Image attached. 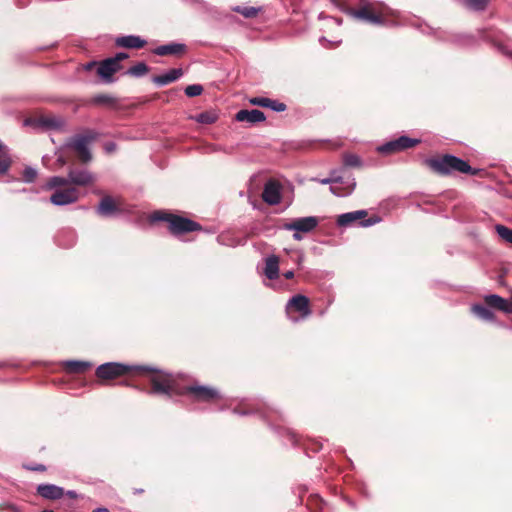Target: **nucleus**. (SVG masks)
<instances>
[{
	"mask_svg": "<svg viewBox=\"0 0 512 512\" xmlns=\"http://www.w3.org/2000/svg\"><path fill=\"white\" fill-rule=\"evenodd\" d=\"M116 148H117V145L114 142H107L104 145V149H105L106 153H112L116 150Z\"/></svg>",
	"mask_w": 512,
	"mask_h": 512,
	"instance_id": "ea45409f",
	"label": "nucleus"
},
{
	"mask_svg": "<svg viewBox=\"0 0 512 512\" xmlns=\"http://www.w3.org/2000/svg\"><path fill=\"white\" fill-rule=\"evenodd\" d=\"M300 233H301V232H296V231H294V234H293V238H294V240H297V241L302 240V235H301Z\"/></svg>",
	"mask_w": 512,
	"mask_h": 512,
	"instance_id": "49530a36",
	"label": "nucleus"
},
{
	"mask_svg": "<svg viewBox=\"0 0 512 512\" xmlns=\"http://www.w3.org/2000/svg\"><path fill=\"white\" fill-rule=\"evenodd\" d=\"M330 191H331L333 194L337 195V196H342V195H343L342 193L338 192V191H337V188H336V187H334V186H331V187H330Z\"/></svg>",
	"mask_w": 512,
	"mask_h": 512,
	"instance_id": "09e8293b",
	"label": "nucleus"
},
{
	"mask_svg": "<svg viewBox=\"0 0 512 512\" xmlns=\"http://www.w3.org/2000/svg\"><path fill=\"white\" fill-rule=\"evenodd\" d=\"M484 301L491 308H495L507 314L512 313V302L497 294L486 295Z\"/></svg>",
	"mask_w": 512,
	"mask_h": 512,
	"instance_id": "4468645a",
	"label": "nucleus"
},
{
	"mask_svg": "<svg viewBox=\"0 0 512 512\" xmlns=\"http://www.w3.org/2000/svg\"><path fill=\"white\" fill-rule=\"evenodd\" d=\"M151 219L153 221L166 222L168 224V229L170 233L175 236H179L189 232L199 231L202 229L199 223L189 218L162 211H157L153 213Z\"/></svg>",
	"mask_w": 512,
	"mask_h": 512,
	"instance_id": "f03ea898",
	"label": "nucleus"
},
{
	"mask_svg": "<svg viewBox=\"0 0 512 512\" xmlns=\"http://www.w3.org/2000/svg\"><path fill=\"white\" fill-rule=\"evenodd\" d=\"M121 69L120 64H115L112 59L107 58L98 64L97 73L106 82L112 81V76Z\"/></svg>",
	"mask_w": 512,
	"mask_h": 512,
	"instance_id": "dca6fc26",
	"label": "nucleus"
},
{
	"mask_svg": "<svg viewBox=\"0 0 512 512\" xmlns=\"http://www.w3.org/2000/svg\"><path fill=\"white\" fill-rule=\"evenodd\" d=\"M344 164L346 166L358 167L361 165V160L355 154H347L344 156Z\"/></svg>",
	"mask_w": 512,
	"mask_h": 512,
	"instance_id": "f704fd0d",
	"label": "nucleus"
},
{
	"mask_svg": "<svg viewBox=\"0 0 512 512\" xmlns=\"http://www.w3.org/2000/svg\"><path fill=\"white\" fill-rule=\"evenodd\" d=\"M425 163L434 172L443 175L450 174L454 171L471 175L477 174V170L473 169L468 164V162L453 155H444L439 158H429L426 159Z\"/></svg>",
	"mask_w": 512,
	"mask_h": 512,
	"instance_id": "f257e3e1",
	"label": "nucleus"
},
{
	"mask_svg": "<svg viewBox=\"0 0 512 512\" xmlns=\"http://www.w3.org/2000/svg\"><path fill=\"white\" fill-rule=\"evenodd\" d=\"M25 468L28 470H31V471H45L46 470V467L42 464H38L35 466H25Z\"/></svg>",
	"mask_w": 512,
	"mask_h": 512,
	"instance_id": "a19ab883",
	"label": "nucleus"
},
{
	"mask_svg": "<svg viewBox=\"0 0 512 512\" xmlns=\"http://www.w3.org/2000/svg\"><path fill=\"white\" fill-rule=\"evenodd\" d=\"M146 44V40L142 39L138 36L127 35L123 37H118L115 40V45L117 47L130 48V49H139L144 47Z\"/></svg>",
	"mask_w": 512,
	"mask_h": 512,
	"instance_id": "aec40b11",
	"label": "nucleus"
},
{
	"mask_svg": "<svg viewBox=\"0 0 512 512\" xmlns=\"http://www.w3.org/2000/svg\"><path fill=\"white\" fill-rule=\"evenodd\" d=\"M268 98L266 97H253L249 100L250 104L260 106V107H266Z\"/></svg>",
	"mask_w": 512,
	"mask_h": 512,
	"instance_id": "e433bc0d",
	"label": "nucleus"
},
{
	"mask_svg": "<svg viewBox=\"0 0 512 512\" xmlns=\"http://www.w3.org/2000/svg\"><path fill=\"white\" fill-rule=\"evenodd\" d=\"M379 221H380V218H378V217H371V218H369L367 220L361 221L360 222V226H362V227H369V226H372V225L378 223Z\"/></svg>",
	"mask_w": 512,
	"mask_h": 512,
	"instance_id": "4c0bfd02",
	"label": "nucleus"
},
{
	"mask_svg": "<svg viewBox=\"0 0 512 512\" xmlns=\"http://www.w3.org/2000/svg\"><path fill=\"white\" fill-rule=\"evenodd\" d=\"M218 115L212 111H205L197 115L196 120L201 124H213L217 121Z\"/></svg>",
	"mask_w": 512,
	"mask_h": 512,
	"instance_id": "c85d7f7f",
	"label": "nucleus"
},
{
	"mask_svg": "<svg viewBox=\"0 0 512 512\" xmlns=\"http://www.w3.org/2000/svg\"><path fill=\"white\" fill-rule=\"evenodd\" d=\"M471 311L478 316L479 318L486 320V321H494L495 320V314L487 307L480 305V304H474L471 307Z\"/></svg>",
	"mask_w": 512,
	"mask_h": 512,
	"instance_id": "393cba45",
	"label": "nucleus"
},
{
	"mask_svg": "<svg viewBox=\"0 0 512 512\" xmlns=\"http://www.w3.org/2000/svg\"><path fill=\"white\" fill-rule=\"evenodd\" d=\"M148 71H149L148 66L145 63L140 62V63L130 67L128 69L127 73L134 77H142L145 74H147Z\"/></svg>",
	"mask_w": 512,
	"mask_h": 512,
	"instance_id": "c756f323",
	"label": "nucleus"
},
{
	"mask_svg": "<svg viewBox=\"0 0 512 512\" xmlns=\"http://www.w3.org/2000/svg\"><path fill=\"white\" fill-rule=\"evenodd\" d=\"M95 65H96V62H94V61H93V62H89V63H87V64L84 66V68H85V70H88V71H89V70H91Z\"/></svg>",
	"mask_w": 512,
	"mask_h": 512,
	"instance_id": "a18cd8bd",
	"label": "nucleus"
},
{
	"mask_svg": "<svg viewBox=\"0 0 512 512\" xmlns=\"http://www.w3.org/2000/svg\"><path fill=\"white\" fill-rule=\"evenodd\" d=\"M37 493L49 500H58L63 497L64 489L54 484H40L37 486Z\"/></svg>",
	"mask_w": 512,
	"mask_h": 512,
	"instance_id": "a211bd4d",
	"label": "nucleus"
},
{
	"mask_svg": "<svg viewBox=\"0 0 512 512\" xmlns=\"http://www.w3.org/2000/svg\"><path fill=\"white\" fill-rule=\"evenodd\" d=\"M351 14L368 23H385L387 21V7L381 3L365 2L358 9H351Z\"/></svg>",
	"mask_w": 512,
	"mask_h": 512,
	"instance_id": "39448f33",
	"label": "nucleus"
},
{
	"mask_svg": "<svg viewBox=\"0 0 512 512\" xmlns=\"http://www.w3.org/2000/svg\"><path fill=\"white\" fill-rule=\"evenodd\" d=\"M495 231L503 241L512 244V229L502 224H497L495 226Z\"/></svg>",
	"mask_w": 512,
	"mask_h": 512,
	"instance_id": "cd10ccee",
	"label": "nucleus"
},
{
	"mask_svg": "<svg viewBox=\"0 0 512 512\" xmlns=\"http://www.w3.org/2000/svg\"><path fill=\"white\" fill-rule=\"evenodd\" d=\"M367 216V211L357 210L353 212L343 213L337 218V225L341 227H347L354 224L357 221L363 220Z\"/></svg>",
	"mask_w": 512,
	"mask_h": 512,
	"instance_id": "6ab92c4d",
	"label": "nucleus"
},
{
	"mask_svg": "<svg viewBox=\"0 0 512 512\" xmlns=\"http://www.w3.org/2000/svg\"><path fill=\"white\" fill-rule=\"evenodd\" d=\"M150 383L152 386L150 393L163 394L168 397L183 395V386L179 384L178 379L172 374L156 372L151 375Z\"/></svg>",
	"mask_w": 512,
	"mask_h": 512,
	"instance_id": "7ed1b4c3",
	"label": "nucleus"
},
{
	"mask_svg": "<svg viewBox=\"0 0 512 512\" xmlns=\"http://www.w3.org/2000/svg\"><path fill=\"white\" fill-rule=\"evenodd\" d=\"M185 51H186L185 44L175 43V42L157 46L156 48H154L152 50V52L158 56H168V55L179 56V55L184 54Z\"/></svg>",
	"mask_w": 512,
	"mask_h": 512,
	"instance_id": "ddd939ff",
	"label": "nucleus"
},
{
	"mask_svg": "<svg viewBox=\"0 0 512 512\" xmlns=\"http://www.w3.org/2000/svg\"><path fill=\"white\" fill-rule=\"evenodd\" d=\"M93 512H110L109 509L105 507H99L93 510Z\"/></svg>",
	"mask_w": 512,
	"mask_h": 512,
	"instance_id": "8fccbe9b",
	"label": "nucleus"
},
{
	"mask_svg": "<svg viewBox=\"0 0 512 512\" xmlns=\"http://www.w3.org/2000/svg\"><path fill=\"white\" fill-rule=\"evenodd\" d=\"M66 494H67L70 498H73V499L77 497L76 492H75V491H72V490L67 491V493H66Z\"/></svg>",
	"mask_w": 512,
	"mask_h": 512,
	"instance_id": "3c124183",
	"label": "nucleus"
},
{
	"mask_svg": "<svg viewBox=\"0 0 512 512\" xmlns=\"http://www.w3.org/2000/svg\"><path fill=\"white\" fill-rule=\"evenodd\" d=\"M419 143V140L409 138L407 136H401L396 140L390 141L378 148V151L381 153H393L402 151L411 147H414Z\"/></svg>",
	"mask_w": 512,
	"mask_h": 512,
	"instance_id": "9b49d317",
	"label": "nucleus"
},
{
	"mask_svg": "<svg viewBox=\"0 0 512 512\" xmlns=\"http://www.w3.org/2000/svg\"><path fill=\"white\" fill-rule=\"evenodd\" d=\"M98 138V133L94 130H86L84 133L77 134L69 139L66 146L73 149L84 163L91 161L92 154L88 145Z\"/></svg>",
	"mask_w": 512,
	"mask_h": 512,
	"instance_id": "423d86ee",
	"label": "nucleus"
},
{
	"mask_svg": "<svg viewBox=\"0 0 512 512\" xmlns=\"http://www.w3.org/2000/svg\"><path fill=\"white\" fill-rule=\"evenodd\" d=\"M64 369L69 373H82L91 367V364L85 361H66L63 364Z\"/></svg>",
	"mask_w": 512,
	"mask_h": 512,
	"instance_id": "b1692460",
	"label": "nucleus"
},
{
	"mask_svg": "<svg viewBox=\"0 0 512 512\" xmlns=\"http://www.w3.org/2000/svg\"><path fill=\"white\" fill-rule=\"evenodd\" d=\"M318 223L319 221L317 217L308 216L296 218L289 223H285L283 227L288 231L308 233L314 230L317 227Z\"/></svg>",
	"mask_w": 512,
	"mask_h": 512,
	"instance_id": "1a4fd4ad",
	"label": "nucleus"
},
{
	"mask_svg": "<svg viewBox=\"0 0 512 512\" xmlns=\"http://www.w3.org/2000/svg\"><path fill=\"white\" fill-rule=\"evenodd\" d=\"M37 170L31 166H27L24 168L22 172V180L25 183H33L37 178Z\"/></svg>",
	"mask_w": 512,
	"mask_h": 512,
	"instance_id": "2f4dec72",
	"label": "nucleus"
},
{
	"mask_svg": "<svg viewBox=\"0 0 512 512\" xmlns=\"http://www.w3.org/2000/svg\"><path fill=\"white\" fill-rule=\"evenodd\" d=\"M182 391L183 395H189L197 402H211L220 398V393L217 389L206 385H187L183 386Z\"/></svg>",
	"mask_w": 512,
	"mask_h": 512,
	"instance_id": "0eeeda50",
	"label": "nucleus"
},
{
	"mask_svg": "<svg viewBox=\"0 0 512 512\" xmlns=\"http://www.w3.org/2000/svg\"><path fill=\"white\" fill-rule=\"evenodd\" d=\"M265 108H270L271 110L276 111V112H283L286 110V105L277 100H272V99L268 98L267 105Z\"/></svg>",
	"mask_w": 512,
	"mask_h": 512,
	"instance_id": "72a5a7b5",
	"label": "nucleus"
},
{
	"mask_svg": "<svg viewBox=\"0 0 512 512\" xmlns=\"http://www.w3.org/2000/svg\"><path fill=\"white\" fill-rule=\"evenodd\" d=\"M287 308H293L298 311L302 318H306L311 314L308 297L298 294L293 296L287 304Z\"/></svg>",
	"mask_w": 512,
	"mask_h": 512,
	"instance_id": "2eb2a0df",
	"label": "nucleus"
},
{
	"mask_svg": "<svg viewBox=\"0 0 512 512\" xmlns=\"http://www.w3.org/2000/svg\"><path fill=\"white\" fill-rule=\"evenodd\" d=\"M264 275L269 280H276L279 277V257L269 255L265 259Z\"/></svg>",
	"mask_w": 512,
	"mask_h": 512,
	"instance_id": "4be33fe9",
	"label": "nucleus"
},
{
	"mask_svg": "<svg viewBox=\"0 0 512 512\" xmlns=\"http://www.w3.org/2000/svg\"><path fill=\"white\" fill-rule=\"evenodd\" d=\"M465 5L468 9L481 12L486 10L490 0H464Z\"/></svg>",
	"mask_w": 512,
	"mask_h": 512,
	"instance_id": "bb28decb",
	"label": "nucleus"
},
{
	"mask_svg": "<svg viewBox=\"0 0 512 512\" xmlns=\"http://www.w3.org/2000/svg\"><path fill=\"white\" fill-rule=\"evenodd\" d=\"M341 180V178H325V179H321L320 180V183L321 184H329V183H336V182H339Z\"/></svg>",
	"mask_w": 512,
	"mask_h": 512,
	"instance_id": "37998d69",
	"label": "nucleus"
},
{
	"mask_svg": "<svg viewBox=\"0 0 512 512\" xmlns=\"http://www.w3.org/2000/svg\"><path fill=\"white\" fill-rule=\"evenodd\" d=\"M232 10L241 14L245 18H255L261 11V8L247 5H238L233 7Z\"/></svg>",
	"mask_w": 512,
	"mask_h": 512,
	"instance_id": "a878e982",
	"label": "nucleus"
},
{
	"mask_svg": "<svg viewBox=\"0 0 512 512\" xmlns=\"http://www.w3.org/2000/svg\"><path fill=\"white\" fill-rule=\"evenodd\" d=\"M41 512H54L53 510H43Z\"/></svg>",
	"mask_w": 512,
	"mask_h": 512,
	"instance_id": "603ef678",
	"label": "nucleus"
},
{
	"mask_svg": "<svg viewBox=\"0 0 512 512\" xmlns=\"http://www.w3.org/2000/svg\"><path fill=\"white\" fill-rule=\"evenodd\" d=\"M235 119L238 122H247L250 124H255V123L263 122L266 119V117H265L264 113L258 109H253V110L242 109L236 113Z\"/></svg>",
	"mask_w": 512,
	"mask_h": 512,
	"instance_id": "f3484780",
	"label": "nucleus"
},
{
	"mask_svg": "<svg viewBox=\"0 0 512 512\" xmlns=\"http://www.w3.org/2000/svg\"><path fill=\"white\" fill-rule=\"evenodd\" d=\"M129 55L124 52L117 53L114 57H111L112 61H114L115 64H120V61L127 59Z\"/></svg>",
	"mask_w": 512,
	"mask_h": 512,
	"instance_id": "58836bf2",
	"label": "nucleus"
},
{
	"mask_svg": "<svg viewBox=\"0 0 512 512\" xmlns=\"http://www.w3.org/2000/svg\"><path fill=\"white\" fill-rule=\"evenodd\" d=\"M498 49L504 54H510V51L507 50L506 47H504L503 45H498Z\"/></svg>",
	"mask_w": 512,
	"mask_h": 512,
	"instance_id": "de8ad7c7",
	"label": "nucleus"
},
{
	"mask_svg": "<svg viewBox=\"0 0 512 512\" xmlns=\"http://www.w3.org/2000/svg\"><path fill=\"white\" fill-rule=\"evenodd\" d=\"M128 367L119 363L109 362L100 365L96 369V376L99 379H114L128 372Z\"/></svg>",
	"mask_w": 512,
	"mask_h": 512,
	"instance_id": "9d476101",
	"label": "nucleus"
},
{
	"mask_svg": "<svg viewBox=\"0 0 512 512\" xmlns=\"http://www.w3.org/2000/svg\"><path fill=\"white\" fill-rule=\"evenodd\" d=\"M46 125L50 126V127H59L60 126V122L57 121V120H54V119H47L45 120L44 122Z\"/></svg>",
	"mask_w": 512,
	"mask_h": 512,
	"instance_id": "79ce46f5",
	"label": "nucleus"
},
{
	"mask_svg": "<svg viewBox=\"0 0 512 512\" xmlns=\"http://www.w3.org/2000/svg\"><path fill=\"white\" fill-rule=\"evenodd\" d=\"M183 75V71L181 68H174L169 70L167 73L162 75H157L152 78L153 83L158 86H165L169 83H172L178 80Z\"/></svg>",
	"mask_w": 512,
	"mask_h": 512,
	"instance_id": "412c9836",
	"label": "nucleus"
},
{
	"mask_svg": "<svg viewBox=\"0 0 512 512\" xmlns=\"http://www.w3.org/2000/svg\"><path fill=\"white\" fill-rule=\"evenodd\" d=\"M319 42L325 47V48H334L341 42L339 39H327L326 37L322 36L319 39Z\"/></svg>",
	"mask_w": 512,
	"mask_h": 512,
	"instance_id": "c9c22d12",
	"label": "nucleus"
},
{
	"mask_svg": "<svg viewBox=\"0 0 512 512\" xmlns=\"http://www.w3.org/2000/svg\"><path fill=\"white\" fill-rule=\"evenodd\" d=\"M286 279H292L294 277V272L292 270L286 271L284 274Z\"/></svg>",
	"mask_w": 512,
	"mask_h": 512,
	"instance_id": "c03bdc74",
	"label": "nucleus"
},
{
	"mask_svg": "<svg viewBox=\"0 0 512 512\" xmlns=\"http://www.w3.org/2000/svg\"><path fill=\"white\" fill-rule=\"evenodd\" d=\"M11 166V159L6 152V148L0 152V175H4Z\"/></svg>",
	"mask_w": 512,
	"mask_h": 512,
	"instance_id": "7c9ffc66",
	"label": "nucleus"
},
{
	"mask_svg": "<svg viewBox=\"0 0 512 512\" xmlns=\"http://www.w3.org/2000/svg\"><path fill=\"white\" fill-rule=\"evenodd\" d=\"M50 202L55 206H66L77 202L80 198L79 190L71 185L54 188Z\"/></svg>",
	"mask_w": 512,
	"mask_h": 512,
	"instance_id": "6e6552de",
	"label": "nucleus"
},
{
	"mask_svg": "<svg viewBox=\"0 0 512 512\" xmlns=\"http://www.w3.org/2000/svg\"><path fill=\"white\" fill-rule=\"evenodd\" d=\"M94 175L86 169H71L68 172V177L53 176L48 179L46 189L52 190L57 187L67 186L69 184L77 186H88L94 183Z\"/></svg>",
	"mask_w": 512,
	"mask_h": 512,
	"instance_id": "20e7f679",
	"label": "nucleus"
},
{
	"mask_svg": "<svg viewBox=\"0 0 512 512\" xmlns=\"http://www.w3.org/2000/svg\"><path fill=\"white\" fill-rule=\"evenodd\" d=\"M262 199L269 205H277L281 202V185L275 180H269L265 183L262 192Z\"/></svg>",
	"mask_w": 512,
	"mask_h": 512,
	"instance_id": "f8f14e48",
	"label": "nucleus"
},
{
	"mask_svg": "<svg viewBox=\"0 0 512 512\" xmlns=\"http://www.w3.org/2000/svg\"><path fill=\"white\" fill-rule=\"evenodd\" d=\"M117 211V204L111 196L103 197L97 208V212L102 216H110Z\"/></svg>",
	"mask_w": 512,
	"mask_h": 512,
	"instance_id": "5701e85b",
	"label": "nucleus"
},
{
	"mask_svg": "<svg viewBox=\"0 0 512 512\" xmlns=\"http://www.w3.org/2000/svg\"><path fill=\"white\" fill-rule=\"evenodd\" d=\"M203 92V87L199 84L189 85L185 88V94L188 97H195L201 95Z\"/></svg>",
	"mask_w": 512,
	"mask_h": 512,
	"instance_id": "473e14b6",
	"label": "nucleus"
}]
</instances>
